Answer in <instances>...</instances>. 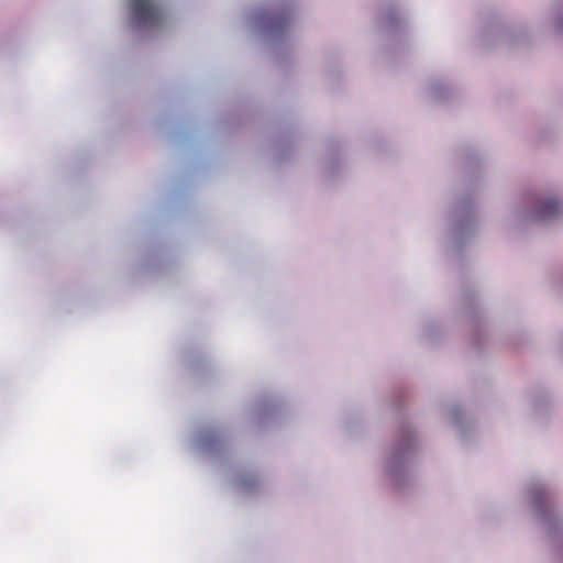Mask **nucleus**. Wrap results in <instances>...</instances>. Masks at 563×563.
<instances>
[{
	"label": "nucleus",
	"instance_id": "7",
	"mask_svg": "<svg viewBox=\"0 0 563 563\" xmlns=\"http://www.w3.org/2000/svg\"><path fill=\"white\" fill-rule=\"evenodd\" d=\"M216 440H217L216 437L210 432L200 433L196 438V445L199 449L207 451L213 446V444L216 443Z\"/></svg>",
	"mask_w": 563,
	"mask_h": 563
},
{
	"label": "nucleus",
	"instance_id": "11",
	"mask_svg": "<svg viewBox=\"0 0 563 563\" xmlns=\"http://www.w3.org/2000/svg\"><path fill=\"white\" fill-rule=\"evenodd\" d=\"M431 93H432V96H433L434 98H441V95L437 91V89H435V88H432Z\"/></svg>",
	"mask_w": 563,
	"mask_h": 563
},
{
	"label": "nucleus",
	"instance_id": "10",
	"mask_svg": "<svg viewBox=\"0 0 563 563\" xmlns=\"http://www.w3.org/2000/svg\"><path fill=\"white\" fill-rule=\"evenodd\" d=\"M254 484L253 478H241L236 482V486L242 492H250Z\"/></svg>",
	"mask_w": 563,
	"mask_h": 563
},
{
	"label": "nucleus",
	"instance_id": "12",
	"mask_svg": "<svg viewBox=\"0 0 563 563\" xmlns=\"http://www.w3.org/2000/svg\"><path fill=\"white\" fill-rule=\"evenodd\" d=\"M501 36H503L505 40H509V38L512 36V34H511V33H509V32H504Z\"/></svg>",
	"mask_w": 563,
	"mask_h": 563
},
{
	"label": "nucleus",
	"instance_id": "9",
	"mask_svg": "<svg viewBox=\"0 0 563 563\" xmlns=\"http://www.w3.org/2000/svg\"><path fill=\"white\" fill-rule=\"evenodd\" d=\"M473 227H474L473 220L467 216L460 221L459 227L456 228V231L459 233L470 232L473 230Z\"/></svg>",
	"mask_w": 563,
	"mask_h": 563
},
{
	"label": "nucleus",
	"instance_id": "6",
	"mask_svg": "<svg viewBox=\"0 0 563 563\" xmlns=\"http://www.w3.org/2000/svg\"><path fill=\"white\" fill-rule=\"evenodd\" d=\"M541 521L548 529L550 534H555V531L558 529H562L563 522L560 518L556 516H553L552 514H548L545 511H542L541 514Z\"/></svg>",
	"mask_w": 563,
	"mask_h": 563
},
{
	"label": "nucleus",
	"instance_id": "8",
	"mask_svg": "<svg viewBox=\"0 0 563 563\" xmlns=\"http://www.w3.org/2000/svg\"><path fill=\"white\" fill-rule=\"evenodd\" d=\"M547 490L544 486L538 485L534 486L530 492L531 501L534 506L540 507L545 497Z\"/></svg>",
	"mask_w": 563,
	"mask_h": 563
},
{
	"label": "nucleus",
	"instance_id": "2",
	"mask_svg": "<svg viewBox=\"0 0 563 563\" xmlns=\"http://www.w3.org/2000/svg\"><path fill=\"white\" fill-rule=\"evenodd\" d=\"M411 450V440L405 439L393 449L384 463V471L396 487L400 486L408 474L407 461Z\"/></svg>",
	"mask_w": 563,
	"mask_h": 563
},
{
	"label": "nucleus",
	"instance_id": "1",
	"mask_svg": "<svg viewBox=\"0 0 563 563\" xmlns=\"http://www.w3.org/2000/svg\"><path fill=\"white\" fill-rule=\"evenodd\" d=\"M129 21L139 31L161 27L165 15L154 0H130Z\"/></svg>",
	"mask_w": 563,
	"mask_h": 563
},
{
	"label": "nucleus",
	"instance_id": "4",
	"mask_svg": "<svg viewBox=\"0 0 563 563\" xmlns=\"http://www.w3.org/2000/svg\"><path fill=\"white\" fill-rule=\"evenodd\" d=\"M253 19L255 24L262 30L274 34L289 23L290 12L284 9L277 11L260 10L254 14Z\"/></svg>",
	"mask_w": 563,
	"mask_h": 563
},
{
	"label": "nucleus",
	"instance_id": "5",
	"mask_svg": "<svg viewBox=\"0 0 563 563\" xmlns=\"http://www.w3.org/2000/svg\"><path fill=\"white\" fill-rule=\"evenodd\" d=\"M538 26L554 33H563V9H552L538 22Z\"/></svg>",
	"mask_w": 563,
	"mask_h": 563
},
{
	"label": "nucleus",
	"instance_id": "3",
	"mask_svg": "<svg viewBox=\"0 0 563 563\" xmlns=\"http://www.w3.org/2000/svg\"><path fill=\"white\" fill-rule=\"evenodd\" d=\"M563 214V197L544 195L536 199L527 218L532 221H549Z\"/></svg>",
	"mask_w": 563,
	"mask_h": 563
}]
</instances>
